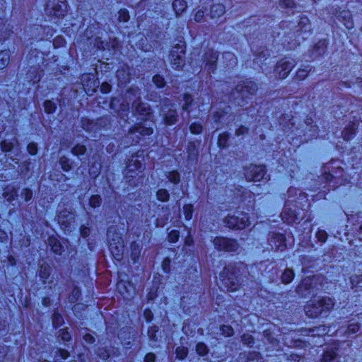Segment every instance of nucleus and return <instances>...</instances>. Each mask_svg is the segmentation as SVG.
<instances>
[{"mask_svg":"<svg viewBox=\"0 0 362 362\" xmlns=\"http://www.w3.org/2000/svg\"><path fill=\"white\" fill-rule=\"evenodd\" d=\"M335 305L334 298L324 296L310 300L305 306L306 315L311 318L327 316Z\"/></svg>","mask_w":362,"mask_h":362,"instance_id":"nucleus-1","label":"nucleus"},{"mask_svg":"<svg viewBox=\"0 0 362 362\" xmlns=\"http://www.w3.org/2000/svg\"><path fill=\"white\" fill-rule=\"evenodd\" d=\"M107 236L112 256L116 260H121L123 257L124 247L122 234L115 226H111L107 229Z\"/></svg>","mask_w":362,"mask_h":362,"instance_id":"nucleus-2","label":"nucleus"},{"mask_svg":"<svg viewBox=\"0 0 362 362\" xmlns=\"http://www.w3.org/2000/svg\"><path fill=\"white\" fill-rule=\"evenodd\" d=\"M325 278L322 275H313L304 278L296 288V292L302 297L314 295L317 291L323 288L322 282Z\"/></svg>","mask_w":362,"mask_h":362,"instance_id":"nucleus-3","label":"nucleus"},{"mask_svg":"<svg viewBox=\"0 0 362 362\" xmlns=\"http://www.w3.org/2000/svg\"><path fill=\"white\" fill-rule=\"evenodd\" d=\"M257 90V84L252 81L247 80L238 84L231 95L235 103L243 106L244 105L243 102L249 98L250 96L255 95Z\"/></svg>","mask_w":362,"mask_h":362,"instance_id":"nucleus-4","label":"nucleus"},{"mask_svg":"<svg viewBox=\"0 0 362 362\" xmlns=\"http://www.w3.org/2000/svg\"><path fill=\"white\" fill-rule=\"evenodd\" d=\"M127 94V98L130 100H134L132 108L136 114L142 117H147L151 114L150 105L141 102L140 89L137 86H133L129 88Z\"/></svg>","mask_w":362,"mask_h":362,"instance_id":"nucleus-5","label":"nucleus"},{"mask_svg":"<svg viewBox=\"0 0 362 362\" xmlns=\"http://www.w3.org/2000/svg\"><path fill=\"white\" fill-rule=\"evenodd\" d=\"M160 115L167 126H172L177 123L178 114L175 105L168 98L163 100L160 110Z\"/></svg>","mask_w":362,"mask_h":362,"instance_id":"nucleus-6","label":"nucleus"},{"mask_svg":"<svg viewBox=\"0 0 362 362\" xmlns=\"http://www.w3.org/2000/svg\"><path fill=\"white\" fill-rule=\"evenodd\" d=\"M220 280L222 286L229 292L237 291L240 286L239 279L234 274L233 268L230 265L224 267L220 274Z\"/></svg>","mask_w":362,"mask_h":362,"instance_id":"nucleus-7","label":"nucleus"},{"mask_svg":"<svg viewBox=\"0 0 362 362\" xmlns=\"http://www.w3.org/2000/svg\"><path fill=\"white\" fill-rule=\"evenodd\" d=\"M45 11L49 16L63 18L67 12L66 0H47Z\"/></svg>","mask_w":362,"mask_h":362,"instance_id":"nucleus-8","label":"nucleus"},{"mask_svg":"<svg viewBox=\"0 0 362 362\" xmlns=\"http://www.w3.org/2000/svg\"><path fill=\"white\" fill-rule=\"evenodd\" d=\"M296 61L289 57H284L280 59L274 69V76L276 79L286 78L293 67L296 66Z\"/></svg>","mask_w":362,"mask_h":362,"instance_id":"nucleus-9","label":"nucleus"},{"mask_svg":"<svg viewBox=\"0 0 362 362\" xmlns=\"http://www.w3.org/2000/svg\"><path fill=\"white\" fill-rule=\"evenodd\" d=\"M185 45L177 44L173 47L169 54L171 66L174 69L180 70L185 65Z\"/></svg>","mask_w":362,"mask_h":362,"instance_id":"nucleus-10","label":"nucleus"},{"mask_svg":"<svg viewBox=\"0 0 362 362\" xmlns=\"http://www.w3.org/2000/svg\"><path fill=\"white\" fill-rule=\"evenodd\" d=\"M224 222L228 228L236 230H242L250 224L248 214L243 211H237L236 214L227 216Z\"/></svg>","mask_w":362,"mask_h":362,"instance_id":"nucleus-11","label":"nucleus"},{"mask_svg":"<svg viewBox=\"0 0 362 362\" xmlns=\"http://www.w3.org/2000/svg\"><path fill=\"white\" fill-rule=\"evenodd\" d=\"M153 132L152 127H148L142 123H138L128 131L127 136L132 139V142L139 143L142 137L151 135Z\"/></svg>","mask_w":362,"mask_h":362,"instance_id":"nucleus-12","label":"nucleus"},{"mask_svg":"<svg viewBox=\"0 0 362 362\" xmlns=\"http://www.w3.org/2000/svg\"><path fill=\"white\" fill-rule=\"evenodd\" d=\"M245 176L247 181L259 182L263 180L266 175V168L263 165L251 164L245 168Z\"/></svg>","mask_w":362,"mask_h":362,"instance_id":"nucleus-13","label":"nucleus"},{"mask_svg":"<svg viewBox=\"0 0 362 362\" xmlns=\"http://www.w3.org/2000/svg\"><path fill=\"white\" fill-rule=\"evenodd\" d=\"M213 243L215 248L220 251L235 252L239 247L235 240L224 237H216L214 239Z\"/></svg>","mask_w":362,"mask_h":362,"instance_id":"nucleus-14","label":"nucleus"},{"mask_svg":"<svg viewBox=\"0 0 362 362\" xmlns=\"http://www.w3.org/2000/svg\"><path fill=\"white\" fill-rule=\"evenodd\" d=\"M110 107L121 119L125 121L127 120L129 105L123 98H113L110 102Z\"/></svg>","mask_w":362,"mask_h":362,"instance_id":"nucleus-15","label":"nucleus"},{"mask_svg":"<svg viewBox=\"0 0 362 362\" xmlns=\"http://www.w3.org/2000/svg\"><path fill=\"white\" fill-rule=\"evenodd\" d=\"M75 215L72 211L66 209L61 211L57 215V221L61 227L64 230L69 231L71 228V224L74 222Z\"/></svg>","mask_w":362,"mask_h":362,"instance_id":"nucleus-16","label":"nucleus"},{"mask_svg":"<svg viewBox=\"0 0 362 362\" xmlns=\"http://www.w3.org/2000/svg\"><path fill=\"white\" fill-rule=\"evenodd\" d=\"M268 242L272 248L275 250H284L286 246L285 236L279 233H270Z\"/></svg>","mask_w":362,"mask_h":362,"instance_id":"nucleus-17","label":"nucleus"},{"mask_svg":"<svg viewBox=\"0 0 362 362\" xmlns=\"http://www.w3.org/2000/svg\"><path fill=\"white\" fill-rule=\"evenodd\" d=\"M218 59L217 52L213 49H208L204 56V60L206 62V66H208V71L209 73L214 72L216 68V62Z\"/></svg>","mask_w":362,"mask_h":362,"instance_id":"nucleus-18","label":"nucleus"},{"mask_svg":"<svg viewBox=\"0 0 362 362\" xmlns=\"http://www.w3.org/2000/svg\"><path fill=\"white\" fill-rule=\"evenodd\" d=\"M13 33V26L4 18L0 17V42L7 40Z\"/></svg>","mask_w":362,"mask_h":362,"instance_id":"nucleus-19","label":"nucleus"},{"mask_svg":"<svg viewBox=\"0 0 362 362\" xmlns=\"http://www.w3.org/2000/svg\"><path fill=\"white\" fill-rule=\"evenodd\" d=\"M269 51L267 49H262L258 53V54L253 60L254 64L259 66L261 68L262 72H264L267 76L269 73L267 71V69L264 68L263 66H266L267 64H269L267 62V61L269 59Z\"/></svg>","mask_w":362,"mask_h":362,"instance_id":"nucleus-20","label":"nucleus"},{"mask_svg":"<svg viewBox=\"0 0 362 362\" xmlns=\"http://www.w3.org/2000/svg\"><path fill=\"white\" fill-rule=\"evenodd\" d=\"M141 156V155H138V153L135 155H132V158L129 159L128 163L127 164V175L129 177H133V175H129V173L134 172V170H141L142 168V162L139 160L138 158Z\"/></svg>","mask_w":362,"mask_h":362,"instance_id":"nucleus-21","label":"nucleus"},{"mask_svg":"<svg viewBox=\"0 0 362 362\" xmlns=\"http://www.w3.org/2000/svg\"><path fill=\"white\" fill-rule=\"evenodd\" d=\"M117 78L119 83L124 85L130 82L131 73L130 68L127 65H124L117 71Z\"/></svg>","mask_w":362,"mask_h":362,"instance_id":"nucleus-22","label":"nucleus"},{"mask_svg":"<svg viewBox=\"0 0 362 362\" xmlns=\"http://www.w3.org/2000/svg\"><path fill=\"white\" fill-rule=\"evenodd\" d=\"M338 344H334L327 348L323 353L322 362H338L337 360Z\"/></svg>","mask_w":362,"mask_h":362,"instance_id":"nucleus-23","label":"nucleus"},{"mask_svg":"<svg viewBox=\"0 0 362 362\" xmlns=\"http://www.w3.org/2000/svg\"><path fill=\"white\" fill-rule=\"evenodd\" d=\"M357 320L355 318H353L349 320V325L346 330L345 331V334L347 337L351 334H354L357 333L361 328V321L362 317H360V315H357Z\"/></svg>","mask_w":362,"mask_h":362,"instance_id":"nucleus-24","label":"nucleus"},{"mask_svg":"<svg viewBox=\"0 0 362 362\" xmlns=\"http://www.w3.org/2000/svg\"><path fill=\"white\" fill-rule=\"evenodd\" d=\"M47 242L49 246L51 247L52 251L56 255H60L64 251L63 246L56 237H49Z\"/></svg>","mask_w":362,"mask_h":362,"instance_id":"nucleus-25","label":"nucleus"},{"mask_svg":"<svg viewBox=\"0 0 362 362\" xmlns=\"http://www.w3.org/2000/svg\"><path fill=\"white\" fill-rule=\"evenodd\" d=\"M4 198L9 203L16 200L18 197V190L13 186H6L3 192Z\"/></svg>","mask_w":362,"mask_h":362,"instance_id":"nucleus-26","label":"nucleus"},{"mask_svg":"<svg viewBox=\"0 0 362 362\" xmlns=\"http://www.w3.org/2000/svg\"><path fill=\"white\" fill-rule=\"evenodd\" d=\"M304 335L315 337L322 336L328 332V329L325 326L315 327L313 329H304L302 331Z\"/></svg>","mask_w":362,"mask_h":362,"instance_id":"nucleus-27","label":"nucleus"},{"mask_svg":"<svg viewBox=\"0 0 362 362\" xmlns=\"http://www.w3.org/2000/svg\"><path fill=\"white\" fill-rule=\"evenodd\" d=\"M358 128V124L356 122H351L342 132L343 139L346 141H349L354 137L356 134V129Z\"/></svg>","mask_w":362,"mask_h":362,"instance_id":"nucleus-28","label":"nucleus"},{"mask_svg":"<svg viewBox=\"0 0 362 362\" xmlns=\"http://www.w3.org/2000/svg\"><path fill=\"white\" fill-rule=\"evenodd\" d=\"M343 173V169L340 167L337 168V170L334 173H325L323 175V178L327 182H332L333 180L338 179L341 180L340 185L343 184L345 181L344 180L341 174Z\"/></svg>","mask_w":362,"mask_h":362,"instance_id":"nucleus-29","label":"nucleus"},{"mask_svg":"<svg viewBox=\"0 0 362 362\" xmlns=\"http://www.w3.org/2000/svg\"><path fill=\"white\" fill-rule=\"evenodd\" d=\"M130 257L133 263H136L140 257L141 247L136 241H133L130 244Z\"/></svg>","mask_w":362,"mask_h":362,"instance_id":"nucleus-30","label":"nucleus"},{"mask_svg":"<svg viewBox=\"0 0 362 362\" xmlns=\"http://www.w3.org/2000/svg\"><path fill=\"white\" fill-rule=\"evenodd\" d=\"M81 127L82 128L88 132H94L95 133L98 131L97 122L93 120H90L88 118H82L81 119Z\"/></svg>","mask_w":362,"mask_h":362,"instance_id":"nucleus-31","label":"nucleus"},{"mask_svg":"<svg viewBox=\"0 0 362 362\" xmlns=\"http://www.w3.org/2000/svg\"><path fill=\"white\" fill-rule=\"evenodd\" d=\"M226 12L225 6L221 4H216L211 6L210 17L211 18H219Z\"/></svg>","mask_w":362,"mask_h":362,"instance_id":"nucleus-32","label":"nucleus"},{"mask_svg":"<svg viewBox=\"0 0 362 362\" xmlns=\"http://www.w3.org/2000/svg\"><path fill=\"white\" fill-rule=\"evenodd\" d=\"M339 19L343 22L347 29H351L354 27L351 15L349 11H341L339 15Z\"/></svg>","mask_w":362,"mask_h":362,"instance_id":"nucleus-33","label":"nucleus"},{"mask_svg":"<svg viewBox=\"0 0 362 362\" xmlns=\"http://www.w3.org/2000/svg\"><path fill=\"white\" fill-rule=\"evenodd\" d=\"M11 52L9 49L0 51V70L4 69L9 64Z\"/></svg>","mask_w":362,"mask_h":362,"instance_id":"nucleus-34","label":"nucleus"},{"mask_svg":"<svg viewBox=\"0 0 362 362\" xmlns=\"http://www.w3.org/2000/svg\"><path fill=\"white\" fill-rule=\"evenodd\" d=\"M173 8L176 14V16H180L187 8V3L185 0H174L173 2Z\"/></svg>","mask_w":362,"mask_h":362,"instance_id":"nucleus-35","label":"nucleus"},{"mask_svg":"<svg viewBox=\"0 0 362 362\" xmlns=\"http://www.w3.org/2000/svg\"><path fill=\"white\" fill-rule=\"evenodd\" d=\"M298 27L299 28L297 32H301L304 33H309L311 28L309 19L306 16L300 17L298 22Z\"/></svg>","mask_w":362,"mask_h":362,"instance_id":"nucleus-36","label":"nucleus"},{"mask_svg":"<svg viewBox=\"0 0 362 362\" xmlns=\"http://www.w3.org/2000/svg\"><path fill=\"white\" fill-rule=\"evenodd\" d=\"M51 274V267L47 264H42L40 265L39 270V276L42 280L44 284L46 283Z\"/></svg>","mask_w":362,"mask_h":362,"instance_id":"nucleus-37","label":"nucleus"},{"mask_svg":"<svg viewBox=\"0 0 362 362\" xmlns=\"http://www.w3.org/2000/svg\"><path fill=\"white\" fill-rule=\"evenodd\" d=\"M350 282L351 284V288L362 289V274H354L350 276Z\"/></svg>","mask_w":362,"mask_h":362,"instance_id":"nucleus-38","label":"nucleus"},{"mask_svg":"<svg viewBox=\"0 0 362 362\" xmlns=\"http://www.w3.org/2000/svg\"><path fill=\"white\" fill-rule=\"evenodd\" d=\"M165 177L174 185H177L180 182V174L177 170L165 173Z\"/></svg>","mask_w":362,"mask_h":362,"instance_id":"nucleus-39","label":"nucleus"},{"mask_svg":"<svg viewBox=\"0 0 362 362\" xmlns=\"http://www.w3.org/2000/svg\"><path fill=\"white\" fill-rule=\"evenodd\" d=\"M294 277V272L291 269H286L281 275V281L284 284L291 283Z\"/></svg>","mask_w":362,"mask_h":362,"instance_id":"nucleus-40","label":"nucleus"},{"mask_svg":"<svg viewBox=\"0 0 362 362\" xmlns=\"http://www.w3.org/2000/svg\"><path fill=\"white\" fill-rule=\"evenodd\" d=\"M184 103L182 106V109L183 111L189 113L190 112V106L192 104L193 98L192 95L189 93H185L183 95Z\"/></svg>","mask_w":362,"mask_h":362,"instance_id":"nucleus-41","label":"nucleus"},{"mask_svg":"<svg viewBox=\"0 0 362 362\" xmlns=\"http://www.w3.org/2000/svg\"><path fill=\"white\" fill-rule=\"evenodd\" d=\"M98 131L107 128L111 124V118L109 116H104L97 119Z\"/></svg>","mask_w":362,"mask_h":362,"instance_id":"nucleus-42","label":"nucleus"},{"mask_svg":"<svg viewBox=\"0 0 362 362\" xmlns=\"http://www.w3.org/2000/svg\"><path fill=\"white\" fill-rule=\"evenodd\" d=\"M59 163L62 169L65 172H69L72 168V162L66 156H62Z\"/></svg>","mask_w":362,"mask_h":362,"instance_id":"nucleus-43","label":"nucleus"},{"mask_svg":"<svg viewBox=\"0 0 362 362\" xmlns=\"http://www.w3.org/2000/svg\"><path fill=\"white\" fill-rule=\"evenodd\" d=\"M310 71L311 66L310 65L305 66L303 68H300L297 71L296 77L298 80H303L308 76Z\"/></svg>","mask_w":362,"mask_h":362,"instance_id":"nucleus-44","label":"nucleus"},{"mask_svg":"<svg viewBox=\"0 0 362 362\" xmlns=\"http://www.w3.org/2000/svg\"><path fill=\"white\" fill-rule=\"evenodd\" d=\"M52 323L55 328H58L64 323V319L61 314L55 311L52 316Z\"/></svg>","mask_w":362,"mask_h":362,"instance_id":"nucleus-45","label":"nucleus"},{"mask_svg":"<svg viewBox=\"0 0 362 362\" xmlns=\"http://www.w3.org/2000/svg\"><path fill=\"white\" fill-rule=\"evenodd\" d=\"M196 351L200 356H204L209 353L208 346L203 342H199L196 346Z\"/></svg>","mask_w":362,"mask_h":362,"instance_id":"nucleus-46","label":"nucleus"},{"mask_svg":"<svg viewBox=\"0 0 362 362\" xmlns=\"http://www.w3.org/2000/svg\"><path fill=\"white\" fill-rule=\"evenodd\" d=\"M56 108L57 105L53 101L47 100L44 102V109L46 113L52 114L56 110Z\"/></svg>","mask_w":362,"mask_h":362,"instance_id":"nucleus-47","label":"nucleus"},{"mask_svg":"<svg viewBox=\"0 0 362 362\" xmlns=\"http://www.w3.org/2000/svg\"><path fill=\"white\" fill-rule=\"evenodd\" d=\"M71 152L76 156H83L86 152V147L84 145L76 144L72 148Z\"/></svg>","mask_w":362,"mask_h":362,"instance_id":"nucleus-48","label":"nucleus"},{"mask_svg":"<svg viewBox=\"0 0 362 362\" xmlns=\"http://www.w3.org/2000/svg\"><path fill=\"white\" fill-rule=\"evenodd\" d=\"M157 199L161 202H167L170 198V194L167 189H160L156 192Z\"/></svg>","mask_w":362,"mask_h":362,"instance_id":"nucleus-49","label":"nucleus"},{"mask_svg":"<svg viewBox=\"0 0 362 362\" xmlns=\"http://www.w3.org/2000/svg\"><path fill=\"white\" fill-rule=\"evenodd\" d=\"M176 357L180 360L185 358L188 354V349L185 346H178L175 350Z\"/></svg>","mask_w":362,"mask_h":362,"instance_id":"nucleus-50","label":"nucleus"},{"mask_svg":"<svg viewBox=\"0 0 362 362\" xmlns=\"http://www.w3.org/2000/svg\"><path fill=\"white\" fill-rule=\"evenodd\" d=\"M100 168L101 165L100 163H94L89 170L90 176H92L93 177H97L100 173Z\"/></svg>","mask_w":362,"mask_h":362,"instance_id":"nucleus-51","label":"nucleus"},{"mask_svg":"<svg viewBox=\"0 0 362 362\" xmlns=\"http://www.w3.org/2000/svg\"><path fill=\"white\" fill-rule=\"evenodd\" d=\"M102 199L100 195H93L89 199V205L92 208L99 207L101 204Z\"/></svg>","mask_w":362,"mask_h":362,"instance_id":"nucleus-52","label":"nucleus"},{"mask_svg":"<svg viewBox=\"0 0 362 362\" xmlns=\"http://www.w3.org/2000/svg\"><path fill=\"white\" fill-rule=\"evenodd\" d=\"M184 216L186 220H190L193 214V205L185 204L183 206Z\"/></svg>","mask_w":362,"mask_h":362,"instance_id":"nucleus-53","label":"nucleus"},{"mask_svg":"<svg viewBox=\"0 0 362 362\" xmlns=\"http://www.w3.org/2000/svg\"><path fill=\"white\" fill-rule=\"evenodd\" d=\"M241 338L243 343L247 346L252 347L255 344L254 338L250 334H244Z\"/></svg>","mask_w":362,"mask_h":362,"instance_id":"nucleus-54","label":"nucleus"},{"mask_svg":"<svg viewBox=\"0 0 362 362\" xmlns=\"http://www.w3.org/2000/svg\"><path fill=\"white\" fill-rule=\"evenodd\" d=\"M118 20L120 22H127L129 20V12L126 8H122L119 11Z\"/></svg>","mask_w":362,"mask_h":362,"instance_id":"nucleus-55","label":"nucleus"},{"mask_svg":"<svg viewBox=\"0 0 362 362\" xmlns=\"http://www.w3.org/2000/svg\"><path fill=\"white\" fill-rule=\"evenodd\" d=\"M229 136L228 133H223L219 135L218 139V144L221 148H225L227 146Z\"/></svg>","mask_w":362,"mask_h":362,"instance_id":"nucleus-56","label":"nucleus"},{"mask_svg":"<svg viewBox=\"0 0 362 362\" xmlns=\"http://www.w3.org/2000/svg\"><path fill=\"white\" fill-rule=\"evenodd\" d=\"M203 130V127L201 124L194 122L189 127V131L193 134H199Z\"/></svg>","mask_w":362,"mask_h":362,"instance_id":"nucleus-57","label":"nucleus"},{"mask_svg":"<svg viewBox=\"0 0 362 362\" xmlns=\"http://www.w3.org/2000/svg\"><path fill=\"white\" fill-rule=\"evenodd\" d=\"M279 6L281 8H293L296 3L293 0H279Z\"/></svg>","mask_w":362,"mask_h":362,"instance_id":"nucleus-58","label":"nucleus"},{"mask_svg":"<svg viewBox=\"0 0 362 362\" xmlns=\"http://www.w3.org/2000/svg\"><path fill=\"white\" fill-rule=\"evenodd\" d=\"M153 82L158 88H162L165 84L164 78L159 74L155 75L153 77Z\"/></svg>","mask_w":362,"mask_h":362,"instance_id":"nucleus-59","label":"nucleus"},{"mask_svg":"<svg viewBox=\"0 0 362 362\" xmlns=\"http://www.w3.org/2000/svg\"><path fill=\"white\" fill-rule=\"evenodd\" d=\"M0 146H1L2 151L10 152L13 148V144L11 141L4 140L0 143Z\"/></svg>","mask_w":362,"mask_h":362,"instance_id":"nucleus-60","label":"nucleus"},{"mask_svg":"<svg viewBox=\"0 0 362 362\" xmlns=\"http://www.w3.org/2000/svg\"><path fill=\"white\" fill-rule=\"evenodd\" d=\"M223 57L224 59L229 61L228 65L234 66L236 64L237 59H236L234 54H233L232 52H224L223 54Z\"/></svg>","mask_w":362,"mask_h":362,"instance_id":"nucleus-61","label":"nucleus"},{"mask_svg":"<svg viewBox=\"0 0 362 362\" xmlns=\"http://www.w3.org/2000/svg\"><path fill=\"white\" fill-rule=\"evenodd\" d=\"M221 331L223 335L225 337H230L233 335L234 331L231 326L229 325H222L221 326Z\"/></svg>","mask_w":362,"mask_h":362,"instance_id":"nucleus-62","label":"nucleus"},{"mask_svg":"<svg viewBox=\"0 0 362 362\" xmlns=\"http://www.w3.org/2000/svg\"><path fill=\"white\" fill-rule=\"evenodd\" d=\"M21 196L22 198L24 199L25 202H28L30 201L33 198V192L28 188H24L21 191Z\"/></svg>","mask_w":362,"mask_h":362,"instance_id":"nucleus-63","label":"nucleus"},{"mask_svg":"<svg viewBox=\"0 0 362 362\" xmlns=\"http://www.w3.org/2000/svg\"><path fill=\"white\" fill-rule=\"evenodd\" d=\"M81 295V291L78 288L75 287L71 291V293L69 297V300L71 303H75L78 300L79 298V296Z\"/></svg>","mask_w":362,"mask_h":362,"instance_id":"nucleus-64","label":"nucleus"}]
</instances>
